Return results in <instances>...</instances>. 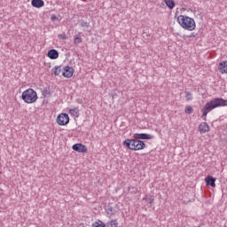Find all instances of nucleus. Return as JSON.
Here are the masks:
<instances>
[{
    "instance_id": "1",
    "label": "nucleus",
    "mask_w": 227,
    "mask_h": 227,
    "mask_svg": "<svg viewBox=\"0 0 227 227\" xmlns=\"http://www.w3.org/2000/svg\"><path fill=\"white\" fill-rule=\"evenodd\" d=\"M225 106H227V100L223 98H215L210 100L201 109L203 120L207 121V114H208L210 111H213V109H216V107H225Z\"/></svg>"
},
{
    "instance_id": "2",
    "label": "nucleus",
    "mask_w": 227,
    "mask_h": 227,
    "mask_svg": "<svg viewBox=\"0 0 227 227\" xmlns=\"http://www.w3.org/2000/svg\"><path fill=\"white\" fill-rule=\"evenodd\" d=\"M122 145L123 146H126V148H129V150L134 152L145 150V148H146V144L137 138H127L122 142Z\"/></svg>"
},
{
    "instance_id": "3",
    "label": "nucleus",
    "mask_w": 227,
    "mask_h": 227,
    "mask_svg": "<svg viewBox=\"0 0 227 227\" xmlns=\"http://www.w3.org/2000/svg\"><path fill=\"white\" fill-rule=\"evenodd\" d=\"M177 22L183 29H186L187 31H194V29H196V22L194 21V19L189 16L179 15Z\"/></svg>"
},
{
    "instance_id": "4",
    "label": "nucleus",
    "mask_w": 227,
    "mask_h": 227,
    "mask_svg": "<svg viewBox=\"0 0 227 227\" xmlns=\"http://www.w3.org/2000/svg\"><path fill=\"white\" fill-rule=\"evenodd\" d=\"M21 98L26 104H35L38 100V94L33 89H27L21 94Z\"/></svg>"
},
{
    "instance_id": "5",
    "label": "nucleus",
    "mask_w": 227,
    "mask_h": 227,
    "mask_svg": "<svg viewBox=\"0 0 227 227\" xmlns=\"http://www.w3.org/2000/svg\"><path fill=\"white\" fill-rule=\"evenodd\" d=\"M57 123L60 126L68 125L70 123V117L68 114H60L57 117Z\"/></svg>"
},
{
    "instance_id": "6",
    "label": "nucleus",
    "mask_w": 227,
    "mask_h": 227,
    "mask_svg": "<svg viewBox=\"0 0 227 227\" xmlns=\"http://www.w3.org/2000/svg\"><path fill=\"white\" fill-rule=\"evenodd\" d=\"M72 148L74 152H78V153H88V147L82 144H74Z\"/></svg>"
},
{
    "instance_id": "7",
    "label": "nucleus",
    "mask_w": 227,
    "mask_h": 227,
    "mask_svg": "<svg viewBox=\"0 0 227 227\" xmlns=\"http://www.w3.org/2000/svg\"><path fill=\"white\" fill-rule=\"evenodd\" d=\"M63 73L62 75L63 77H66L67 79H70L71 77L74 76V67H70V66H66L63 68Z\"/></svg>"
},
{
    "instance_id": "8",
    "label": "nucleus",
    "mask_w": 227,
    "mask_h": 227,
    "mask_svg": "<svg viewBox=\"0 0 227 227\" xmlns=\"http://www.w3.org/2000/svg\"><path fill=\"white\" fill-rule=\"evenodd\" d=\"M133 137L140 141V139H153L154 137L147 133H135L133 134Z\"/></svg>"
},
{
    "instance_id": "9",
    "label": "nucleus",
    "mask_w": 227,
    "mask_h": 227,
    "mask_svg": "<svg viewBox=\"0 0 227 227\" xmlns=\"http://www.w3.org/2000/svg\"><path fill=\"white\" fill-rule=\"evenodd\" d=\"M47 56L50 59H58L59 58V52L57 50L51 49L48 51Z\"/></svg>"
},
{
    "instance_id": "10",
    "label": "nucleus",
    "mask_w": 227,
    "mask_h": 227,
    "mask_svg": "<svg viewBox=\"0 0 227 227\" xmlns=\"http://www.w3.org/2000/svg\"><path fill=\"white\" fill-rule=\"evenodd\" d=\"M199 130H200V134H205V133L208 132V130H210V127L208 126V124L207 122H202L199 125Z\"/></svg>"
},
{
    "instance_id": "11",
    "label": "nucleus",
    "mask_w": 227,
    "mask_h": 227,
    "mask_svg": "<svg viewBox=\"0 0 227 227\" xmlns=\"http://www.w3.org/2000/svg\"><path fill=\"white\" fill-rule=\"evenodd\" d=\"M215 177L212 176H207L206 178H205V182L207 184V185L210 186V187H215Z\"/></svg>"
},
{
    "instance_id": "12",
    "label": "nucleus",
    "mask_w": 227,
    "mask_h": 227,
    "mask_svg": "<svg viewBox=\"0 0 227 227\" xmlns=\"http://www.w3.org/2000/svg\"><path fill=\"white\" fill-rule=\"evenodd\" d=\"M218 70L222 74H227V60L219 63Z\"/></svg>"
},
{
    "instance_id": "13",
    "label": "nucleus",
    "mask_w": 227,
    "mask_h": 227,
    "mask_svg": "<svg viewBox=\"0 0 227 227\" xmlns=\"http://www.w3.org/2000/svg\"><path fill=\"white\" fill-rule=\"evenodd\" d=\"M144 201H146L147 205H149V207H152V205H153L154 201H155V198L153 197V195H150V194H146L144 197Z\"/></svg>"
},
{
    "instance_id": "14",
    "label": "nucleus",
    "mask_w": 227,
    "mask_h": 227,
    "mask_svg": "<svg viewBox=\"0 0 227 227\" xmlns=\"http://www.w3.org/2000/svg\"><path fill=\"white\" fill-rule=\"evenodd\" d=\"M31 4L34 8H43L45 6V2L43 0H32Z\"/></svg>"
},
{
    "instance_id": "15",
    "label": "nucleus",
    "mask_w": 227,
    "mask_h": 227,
    "mask_svg": "<svg viewBox=\"0 0 227 227\" xmlns=\"http://www.w3.org/2000/svg\"><path fill=\"white\" fill-rule=\"evenodd\" d=\"M106 212L107 215H110V217H111L113 215H115L116 212H118V211H116V209H114L113 207L107 206L106 207Z\"/></svg>"
},
{
    "instance_id": "16",
    "label": "nucleus",
    "mask_w": 227,
    "mask_h": 227,
    "mask_svg": "<svg viewBox=\"0 0 227 227\" xmlns=\"http://www.w3.org/2000/svg\"><path fill=\"white\" fill-rule=\"evenodd\" d=\"M69 114L74 118H79V107L69 109Z\"/></svg>"
},
{
    "instance_id": "17",
    "label": "nucleus",
    "mask_w": 227,
    "mask_h": 227,
    "mask_svg": "<svg viewBox=\"0 0 227 227\" xmlns=\"http://www.w3.org/2000/svg\"><path fill=\"white\" fill-rule=\"evenodd\" d=\"M62 70L63 69L61 68V66H56L51 69V74H54L55 75H59Z\"/></svg>"
},
{
    "instance_id": "18",
    "label": "nucleus",
    "mask_w": 227,
    "mask_h": 227,
    "mask_svg": "<svg viewBox=\"0 0 227 227\" xmlns=\"http://www.w3.org/2000/svg\"><path fill=\"white\" fill-rule=\"evenodd\" d=\"M164 3L169 10H173V8H175L176 4L174 0H164Z\"/></svg>"
},
{
    "instance_id": "19",
    "label": "nucleus",
    "mask_w": 227,
    "mask_h": 227,
    "mask_svg": "<svg viewBox=\"0 0 227 227\" xmlns=\"http://www.w3.org/2000/svg\"><path fill=\"white\" fill-rule=\"evenodd\" d=\"M92 227H107L104 222L99 221V222H95L92 223Z\"/></svg>"
},
{
    "instance_id": "20",
    "label": "nucleus",
    "mask_w": 227,
    "mask_h": 227,
    "mask_svg": "<svg viewBox=\"0 0 227 227\" xmlns=\"http://www.w3.org/2000/svg\"><path fill=\"white\" fill-rule=\"evenodd\" d=\"M74 43L75 45H79V43H82V37L79 35L74 36Z\"/></svg>"
},
{
    "instance_id": "21",
    "label": "nucleus",
    "mask_w": 227,
    "mask_h": 227,
    "mask_svg": "<svg viewBox=\"0 0 227 227\" xmlns=\"http://www.w3.org/2000/svg\"><path fill=\"white\" fill-rule=\"evenodd\" d=\"M193 111H194V109H192V106H186L184 109V113L186 114H192Z\"/></svg>"
},
{
    "instance_id": "22",
    "label": "nucleus",
    "mask_w": 227,
    "mask_h": 227,
    "mask_svg": "<svg viewBox=\"0 0 227 227\" xmlns=\"http://www.w3.org/2000/svg\"><path fill=\"white\" fill-rule=\"evenodd\" d=\"M185 93V98L189 102L190 100H192V93L189 91H184Z\"/></svg>"
},
{
    "instance_id": "23",
    "label": "nucleus",
    "mask_w": 227,
    "mask_h": 227,
    "mask_svg": "<svg viewBox=\"0 0 227 227\" xmlns=\"http://www.w3.org/2000/svg\"><path fill=\"white\" fill-rule=\"evenodd\" d=\"M108 225L110 227H118V221L117 220H112V221H110Z\"/></svg>"
},
{
    "instance_id": "24",
    "label": "nucleus",
    "mask_w": 227,
    "mask_h": 227,
    "mask_svg": "<svg viewBox=\"0 0 227 227\" xmlns=\"http://www.w3.org/2000/svg\"><path fill=\"white\" fill-rule=\"evenodd\" d=\"M50 93H51V90H49V88L44 87L43 90V97H47V95H50Z\"/></svg>"
},
{
    "instance_id": "25",
    "label": "nucleus",
    "mask_w": 227,
    "mask_h": 227,
    "mask_svg": "<svg viewBox=\"0 0 227 227\" xmlns=\"http://www.w3.org/2000/svg\"><path fill=\"white\" fill-rule=\"evenodd\" d=\"M81 27H90V23H88V22H86L84 20H82Z\"/></svg>"
},
{
    "instance_id": "26",
    "label": "nucleus",
    "mask_w": 227,
    "mask_h": 227,
    "mask_svg": "<svg viewBox=\"0 0 227 227\" xmlns=\"http://www.w3.org/2000/svg\"><path fill=\"white\" fill-rule=\"evenodd\" d=\"M59 40H67V34L63 33L59 35Z\"/></svg>"
},
{
    "instance_id": "27",
    "label": "nucleus",
    "mask_w": 227,
    "mask_h": 227,
    "mask_svg": "<svg viewBox=\"0 0 227 227\" xmlns=\"http://www.w3.org/2000/svg\"><path fill=\"white\" fill-rule=\"evenodd\" d=\"M198 36V34L196 33H192L191 35H189V38H196Z\"/></svg>"
},
{
    "instance_id": "28",
    "label": "nucleus",
    "mask_w": 227,
    "mask_h": 227,
    "mask_svg": "<svg viewBox=\"0 0 227 227\" xmlns=\"http://www.w3.org/2000/svg\"><path fill=\"white\" fill-rule=\"evenodd\" d=\"M51 19L52 21H54V20H56V19H58V16H56V14H53V15H51Z\"/></svg>"
}]
</instances>
